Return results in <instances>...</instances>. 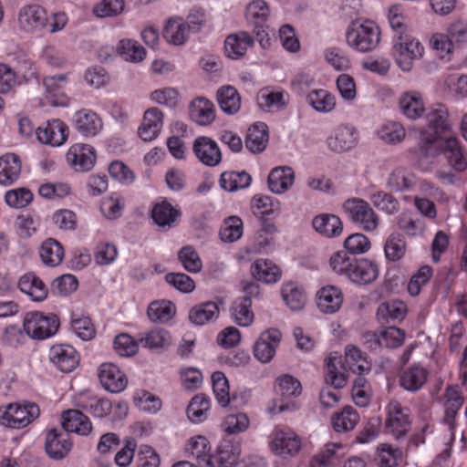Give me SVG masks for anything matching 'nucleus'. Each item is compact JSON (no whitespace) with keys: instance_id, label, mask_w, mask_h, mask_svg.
I'll return each instance as SVG.
<instances>
[{"instance_id":"f257e3e1","label":"nucleus","mask_w":467,"mask_h":467,"mask_svg":"<svg viewBox=\"0 0 467 467\" xmlns=\"http://www.w3.org/2000/svg\"><path fill=\"white\" fill-rule=\"evenodd\" d=\"M381 35V28L378 23L366 17H358L348 24L345 40L350 49L365 54L379 47Z\"/></svg>"},{"instance_id":"f03ea898","label":"nucleus","mask_w":467,"mask_h":467,"mask_svg":"<svg viewBox=\"0 0 467 467\" xmlns=\"http://www.w3.org/2000/svg\"><path fill=\"white\" fill-rule=\"evenodd\" d=\"M204 24L202 11L192 12L186 18L173 16L167 18L162 27V36L167 44L173 47L185 45L191 35L199 31Z\"/></svg>"},{"instance_id":"7ed1b4c3","label":"nucleus","mask_w":467,"mask_h":467,"mask_svg":"<svg viewBox=\"0 0 467 467\" xmlns=\"http://www.w3.org/2000/svg\"><path fill=\"white\" fill-rule=\"evenodd\" d=\"M462 398L454 387H448L444 394L445 413L441 425L444 428L443 451L436 457L435 463L442 465L451 456V448L455 439L456 415L462 406Z\"/></svg>"},{"instance_id":"20e7f679","label":"nucleus","mask_w":467,"mask_h":467,"mask_svg":"<svg viewBox=\"0 0 467 467\" xmlns=\"http://www.w3.org/2000/svg\"><path fill=\"white\" fill-rule=\"evenodd\" d=\"M424 55L425 47L417 37L410 35H397L393 37L391 57L402 72H410L414 63Z\"/></svg>"},{"instance_id":"39448f33","label":"nucleus","mask_w":467,"mask_h":467,"mask_svg":"<svg viewBox=\"0 0 467 467\" xmlns=\"http://www.w3.org/2000/svg\"><path fill=\"white\" fill-rule=\"evenodd\" d=\"M268 448L276 457L292 459L302 450V439L290 428H275L268 437Z\"/></svg>"},{"instance_id":"423d86ee","label":"nucleus","mask_w":467,"mask_h":467,"mask_svg":"<svg viewBox=\"0 0 467 467\" xmlns=\"http://www.w3.org/2000/svg\"><path fill=\"white\" fill-rule=\"evenodd\" d=\"M428 129L421 130L420 140L421 148L424 149L432 144H441L443 140L441 132L449 129L448 110L444 105L436 104L429 108L426 113Z\"/></svg>"},{"instance_id":"0eeeda50","label":"nucleus","mask_w":467,"mask_h":467,"mask_svg":"<svg viewBox=\"0 0 467 467\" xmlns=\"http://www.w3.org/2000/svg\"><path fill=\"white\" fill-rule=\"evenodd\" d=\"M59 327L56 315H44L41 312H27L23 319V331L32 339L43 340L54 336Z\"/></svg>"},{"instance_id":"6e6552de","label":"nucleus","mask_w":467,"mask_h":467,"mask_svg":"<svg viewBox=\"0 0 467 467\" xmlns=\"http://www.w3.org/2000/svg\"><path fill=\"white\" fill-rule=\"evenodd\" d=\"M38 416L39 408L32 402L11 403L0 408V424L9 428H24Z\"/></svg>"},{"instance_id":"1a4fd4ad","label":"nucleus","mask_w":467,"mask_h":467,"mask_svg":"<svg viewBox=\"0 0 467 467\" xmlns=\"http://www.w3.org/2000/svg\"><path fill=\"white\" fill-rule=\"evenodd\" d=\"M343 210L349 219L365 232H373L379 227V219L368 202L359 198H351L343 203Z\"/></svg>"},{"instance_id":"9d476101","label":"nucleus","mask_w":467,"mask_h":467,"mask_svg":"<svg viewBox=\"0 0 467 467\" xmlns=\"http://www.w3.org/2000/svg\"><path fill=\"white\" fill-rule=\"evenodd\" d=\"M385 428L395 439L404 438L411 428L410 411L397 400H390L386 408Z\"/></svg>"},{"instance_id":"9b49d317","label":"nucleus","mask_w":467,"mask_h":467,"mask_svg":"<svg viewBox=\"0 0 467 467\" xmlns=\"http://www.w3.org/2000/svg\"><path fill=\"white\" fill-rule=\"evenodd\" d=\"M358 141L359 131L354 125L339 123L327 137L326 145L333 152L344 153L355 149Z\"/></svg>"},{"instance_id":"f8f14e48","label":"nucleus","mask_w":467,"mask_h":467,"mask_svg":"<svg viewBox=\"0 0 467 467\" xmlns=\"http://www.w3.org/2000/svg\"><path fill=\"white\" fill-rule=\"evenodd\" d=\"M97 157L95 147L84 142L71 144L65 154L66 163L76 172L91 171L96 165Z\"/></svg>"},{"instance_id":"ddd939ff","label":"nucleus","mask_w":467,"mask_h":467,"mask_svg":"<svg viewBox=\"0 0 467 467\" xmlns=\"http://www.w3.org/2000/svg\"><path fill=\"white\" fill-rule=\"evenodd\" d=\"M213 444L209 437L201 433H194L185 438L181 451L189 461H195L207 467V462L212 454Z\"/></svg>"},{"instance_id":"4468645a","label":"nucleus","mask_w":467,"mask_h":467,"mask_svg":"<svg viewBox=\"0 0 467 467\" xmlns=\"http://www.w3.org/2000/svg\"><path fill=\"white\" fill-rule=\"evenodd\" d=\"M282 340V333L276 328H269L263 331L253 346L254 358L262 364L270 363Z\"/></svg>"},{"instance_id":"2eb2a0df","label":"nucleus","mask_w":467,"mask_h":467,"mask_svg":"<svg viewBox=\"0 0 467 467\" xmlns=\"http://www.w3.org/2000/svg\"><path fill=\"white\" fill-rule=\"evenodd\" d=\"M48 16L44 7L37 4L25 5L19 8L17 26L26 33H35L47 26Z\"/></svg>"},{"instance_id":"dca6fc26","label":"nucleus","mask_w":467,"mask_h":467,"mask_svg":"<svg viewBox=\"0 0 467 467\" xmlns=\"http://www.w3.org/2000/svg\"><path fill=\"white\" fill-rule=\"evenodd\" d=\"M74 130L84 138H93L103 130L102 118L90 109H80L72 117Z\"/></svg>"},{"instance_id":"f3484780","label":"nucleus","mask_w":467,"mask_h":467,"mask_svg":"<svg viewBox=\"0 0 467 467\" xmlns=\"http://www.w3.org/2000/svg\"><path fill=\"white\" fill-rule=\"evenodd\" d=\"M344 294L342 289L335 285H325L315 294V303L317 310L325 315H334L342 307Z\"/></svg>"},{"instance_id":"a211bd4d","label":"nucleus","mask_w":467,"mask_h":467,"mask_svg":"<svg viewBox=\"0 0 467 467\" xmlns=\"http://www.w3.org/2000/svg\"><path fill=\"white\" fill-rule=\"evenodd\" d=\"M443 147L445 150L446 158L451 167L456 171H463L467 168V161L464 152L459 145V141L452 137L446 138L441 140V144H432L428 146L422 150L426 154L435 155L438 153L439 148Z\"/></svg>"},{"instance_id":"6ab92c4d","label":"nucleus","mask_w":467,"mask_h":467,"mask_svg":"<svg viewBox=\"0 0 467 467\" xmlns=\"http://www.w3.org/2000/svg\"><path fill=\"white\" fill-rule=\"evenodd\" d=\"M36 136L42 144L60 147L68 138V127L60 119H51L36 130Z\"/></svg>"},{"instance_id":"aec40b11","label":"nucleus","mask_w":467,"mask_h":467,"mask_svg":"<svg viewBox=\"0 0 467 467\" xmlns=\"http://www.w3.org/2000/svg\"><path fill=\"white\" fill-rule=\"evenodd\" d=\"M241 455V446L231 440H222L207 462V467H232Z\"/></svg>"},{"instance_id":"412c9836","label":"nucleus","mask_w":467,"mask_h":467,"mask_svg":"<svg viewBox=\"0 0 467 467\" xmlns=\"http://www.w3.org/2000/svg\"><path fill=\"white\" fill-rule=\"evenodd\" d=\"M347 454L341 442H327L308 462V467H337Z\"/></svg>"},{"instance_id":"4be33fe9","label":"nucleus","mask_w":467,"mask_h":467,"mask_svg":"<svg viewBox=\"0 0 467 467\" xmlns=\"http://www.w3.org/2000/svg\"><path fill=\"white\" fill-rule=\"evenodd\" d=\"M397 103L400 112L410 120L420 119L426 112L423 95L415 89L401 92Z\"/></svg>"},{"instance_id":"5701e85b","label":"nucleus","mask_w":467,"mask_h":467,"mask_svg":"<svg viewBox=\"0 0 467 467\" xmlns=\"http://www.w3.org/2000/svg\"><path fill=\"white\" fill-rule=\"evenodd\" d=\"M99 379L102 387L111 393H119L128 386V378L124 371L111 362H105L99 366Z\"/></svg>"},{"instance_id":"b1692460","label":"nucleus","mask_w":467,"mask_h":467,"mask_svg":"<svg viewBox=\"0 0 467 467\" xmlns=\"http://www.w3.org/2000/svg\"><path fill=\"white\" fill-rule=\"evenodd\" d=\"M74 402L77 407L95 418H104L109 415L112 410V404L108 399L99 397L88 390L78 393Z\"/></svg>"},{"instance_id":"393cba45","label":"nucleus","mask_w":467,"mask_h":467,"mask_svg":"<svg viewBox=\"0 0 467 467\" xmlns=\"http://www.w3.org/2000/svg\"><path fill=\"white\" fill-rule=\"evenodd\" d=\"M379 265L368 258H354L348 280L351 283L364 285L373 283L379 276Z\"/></svg>"},{"instance_id":"a878e982","label":"nucleus","mask_w":467,"mask_h":467,"mask_svg":"<svg viewBox=\"0 0 467 467\" xmlns=\"http://www.w3.org/2000/svg\"><path fill=\"white\" fill-rule=\"evenodd\" d=\"M68 78V74H60L46 77L43 85L46 89V98L54 107H68L70 98L63 91Z\"/></svg>"},{"instance_id":"bb28decb","label":"nucleus","mask_w":467,"mask_h":467,"mask_svg":"<svg viewBox=\"0 0 467 467\" xmlns=\"http://www.w3.org/2000/svg\"><path fill=\"white\" fill-rule=\"evenodd\" d=\"M250 275L254 280L265 285H274L282 278V269L273 260L258 258L250 266Z\"/></svg>"},{"instance_id":"cd10ccee","label":"nucleus","mask_w":467,"mask_h":467,"mask_svg":"<svg viewBox=\"0 0 467 467\" xmlns=\"http://www.w3.org/2000/svg\"><path fill=\"white\" fill-rule=\"evenodd\" d=\"M164 114L156 108L151 107L145 110L142 121L138 128L139 137L146 142L157 139L163 128Z\"/></svg>"},{"instance_id":"c85d7f7f","label":"nucleus","mask_w":467,"mask_h":467,"mask_svg":"<svg viewBox=\"0 0 467 467\" xmlns=\"http://www.w3.org/2000/svg\"><path fill=\"white\" fill-rule=\"evenodd\" d=\"M192 149L197 159L206 166H216L222 160L218 144L210 137H197L193 141Z\"/></svg>"},{"instance_id":"c756f323","label":"nucleus","mask_w":467,"mask_h":467,"mask_svg":"<svg viewBox=\"0 0 467 467\" xmlns=\"http://www.w3.org/2000/svg\"><path fill=\"white\" fill-rule=\"evenodd\" d=\"M49 358L58 369L66 373L73 371L79 363L77 350L67 344L53 346L49 350Z\"/></svg>"},{"instance_id":"7c9ffc66","label":"nucleus","mask_w":467,"mask_h":467,"mask_svg":"<svg viewBox=\"0 0 467 467\" xmlns=\"http://www.w3.org/2000/svg\"><path fill=\"white\" fill-rule=\"evenodd\" d=\"M295 180L296 174L291 167H275L268 174L267 188L272 193L282 195L293 187Z\"/></svg>"},{"instance_id":"2f4dec72","label":"nucleus","mask_w":467,"mask_h":467,"mask_svg":"<svg viewBox=\"0 0 467 467\" xmlns=\"http://www.w3.org/2000/svg\"><path fill=\"white\" fill-rule=\"evenodd\" d=\"M190 119L200 126L211 125L216 118V109L212 100L200 96L194 98L189 104Z\"/></svg>"},{"instance_id":"473e14b6","label":"nucleus","mask_w":467,"mask_h":467,"mask_svg":"<svg viewBox=\"0 0 467 467\" xmlns=\"http://www.w3.org/2000/svg\"><path fill=\"white\" fill-rule=\"evenodd\" d=\"M72 448L67 432L53 429L46 436L45 449L47 455L55 460L65 458Z\"/></svg>"},{"instance_id":"72a5a7b5","label":"nucleus","mask_w":467,"mask_h":467,"mask_svg":"<svg viewBox=\"0 0 467 467\" xmlns=\"http://www.w3.org/2000/svg\"><path fill=\"white\" fill-rule=\"evenodd\" d=\"M283 302L291 311L302 310L307 302V295L302 285L294 281H285L280 287Z\"/></svg>"},{"instance_id":"f704fd0d","label":"nucleus","mask_w":467,"mask_h":467,"mask_svg":"<svg viewBox=\"0 0 467 467\" xmlns=\"http://www.w3.org/2000/svg\"><path fill=\"white\" fill-rule=\"evenodd\" d=\"M61 423L66 431L82 436H88L93 430L89 418L78 410L64 411L61 415Z\"/></svg>"},{"instance_id":"c9c22d12","label":"nucleus","mask_w":467,"mask_h":467,"mask_svg":"<svg viewBox=\"0 0 467 467\" xmlns=\"http://www.w3.org/2000/svg\"><path fill=\"white\" fill-rule=\"evenodd\" d=\"M253 45L254 38L247 32L231 34L224 40V54L230 59L237 60L243 57Z\"/></svg>"},{"instance_id":"e433bc0d","label":"nucleus","mask_w":467,"mask_h":467,"mask_svg":"<svg viewBox=\"0 0 467 467\" xmlns=\"http://www.w3.org/2000/svg\"><path fill=\"white\" fill-rule=\"evenodd\" d=\"M313 229L326 238H336L343 233L341 219L333 213H320L312 219Z\"/></svg>"},{"instance_id":"4c0bfd02","label":"nucleus","mask_w":467,"mask_h":467,"mask_svg":"<svg viewBox=\"0 0 467 467\" xmlns=\"http://www.w3.org/2000/svg\"><path fill=\"white\" fill-rule=\"evenodd\" d=\"M220 316V308L217 303L206 301L193 306L188 315L189 321L197 327L215 322Z\"/></svg>"},{"instance_id":"58836bf2","label":"nucleus","mask_w":467,"mask_h":467,"mask_svg":"<svg viewBox=\"0 0 467 467\" xmlns=\"http://www.w3.org/2000/svg\"><path fill=\"white\" fill-rule=\"evenodd\" d=\"M256 102L262 110L276 112L285 107L287 95L282 90L266 87L258 92Z\"/></svg>"},{"instance_id":"ea45409f","label":"nucleus","mask_w":467,"mask_h":467,"mask_svg":"<svg viewBox=\"0 0 467 467\" xmlns=\"http://www.w3.org/2000/svg\"><path fill=\"white\" fill-rule=\"evenodd\" d=\"M20 291L27 295L32 301L42 302L48 295V288L45 283L34 273L23 275L18 280Z\"/></svg>"},{"instance_id":"a19ab883","label":"nucleus","mask_w":467,"mask_h":467,"mask_svg":"<svg viewBox=\"0 0 467 467\" xmlns=\"http://www.w3.org/2000/svg\"><path fill=\"white\" fill-rule=\"evenodd\" d=\"M21 160L15 153L0 156V184L9 186L15 183L21 174Z\"/></svg>"},{"instance_id":"79ce46f5","label":"nucleus","mask_w":467,"mask_h":467,"mask_svg":"<svg viewBox=\"0 0 467 467\" xmlns=\"http://www.w3.org/2000/svg\"><path fill=\"white\" fill-rule=\"evenodd\" d=\"M359 422V414L351 406H345L341 410L334 412L330 418L332 429L337 433L348 432Z\"/></svg>"},{"instance_id":"37998d69","label":"nucleus","mask_w":467,"mask_h":467,"mask_svg":"<svg viewBox=\"0 0 467 467\" xmlns=\"http://www.w3.org/2000/svg\"><path fill=\"white\" fill-rule=\"evenodd\" d=\"M345 366L353 373L363 376L371 369V363L366 353L355 346H348L345 349Z\"/></svg>"},{"instance_id":"c03bdc74","label":"nucleus","mask_w":467,"mask_h":467,"mask_svg":"<svg viewBox=\"0 0 467 467\" xmlns=\"http://www.w3.org/2000/svg\"><path fill=\"white\" fill-rule=\"evenodd\" d=\"M216 100L220 109L228 115L236 114L241 109V96L234 86L220 87L216 91Z\"/></svg>"},{"instance_id":"a18cd8bd","label":"nucleus","mask_w":467,"mask_h":467,"mask_svg":"<svg viewBox=\"0 0 467 467\" xmlns=\"http://www.w3.org/2000/svg\"><path fill=\"white\" fill-rule=\"evenodd\" d=\"M306 100L318 113H329L336 108V97L325 88L311 89L306 94Z\"/></svg>"},{"instance_id":"49530a36","label":"nucleus","mask_w":467,"mask_h":467,"mask_svg":"<svg viewBox=\"0 0 467 467\" xmlns=\"http://www.w3.org/2000/svg\"><path fill=\"white\" fill-rule=\"evenodd\" d=\"M428 375L426 368L415 364L403 371L400 379V386L408 391H417L425 384Z\"/></svg>"},{"instance_id":"de8ad7c7","label":"nucleus","mask_w":467,"mask_h":467,"mask_svg":"<svg viewBox=\"0 0 467 467\" xmlns=\"http://www.w3.org/2000/svg\"><path fill=\"white\" fill-rule=\"evenodd\" d=\"M230 316L232 320L239 327H251L254 321L251 299L243 297L234 301L230 307Z\"/></svg>"},{"instance_id":"09e8293b","label":"nucleus","mask_w":467,"mask_h":467,"mask_svg":"<svg viewBox=\"0 0 467 467\" xmlns=\"http://www.w3.org/2000/svg\"><path fill=\"white\" fill-rule=\"evenodd\" d=\"M211 409V400L204 394H197L192 398L186 410L188 420L193 424L206 420Z\"/></svg>"},{"instance_id":"8fccbe9b","label":"nucleus","mask_w":467,"mask_h":467,"mask_svg":"<svg viewBox=\"0 0 467 467\" xmlns=\"http://www.w3.org/2000/svg\"><path fill=\"white\" fill-rule=\"evenodd\" d=\"M117 53L130 63H140L147 57L146 49L136 40L124 38L116 47Z\"/></svg>"},{"instance_id":"3c124183","label":"nucleus","mask_w":467,"mask_h":467,"mask_svg":"<svg viewBox=\"0 0 467 467\" xmlns=\"http://www.w3.org/2000/svg\"><path fill=\"white\" fill-rule=\"evenodd\" d=\"M150 99L158 105L174 109L182 104V95L177 88L166 86L154 89Z\"/></svg>"},{"instance_id":"603ef678","label":"nucleus","mask_w":467,"mask_h":467,"mask_svg":"<svg viewBox=\"0 0 467 467\" xmlns=\"http://www.w3.org/2000/svg\"><path fill=\"white\" fill-rule=\"evenodd\" d=\"M253 213L260 219L277 214L280 210L278 200L265 194H256L251 200Z\"/></svg>"},{"instance_id":"864d4df0","label":"nucleus","mask_w":467,"mask_h":467,"mask_svg":"<svg viewBox=\"0 0 467 467\" xmlns=\"http://www.w3.org/2000/svg\"><path fill=\"white\" fill-rule=\"evenodd\" d=\"M267 142V126L264 122H257L249 128L245 139V146L251 152L258 153L263 151Z\"/></svg>"},{"instance_id":"5fc2aeb1","label":"nucleus","mask_w":467,"mask_h":467,"mask_svg":"<svg viewBox=\"0 0 467 467\" xmlns=\"http://www.w3.org/2000/svg\"><path fill=\"white\" fill-rule=\"evenodd\" d=\"M376 135L385 143L397 144L404 140L406 130L400 122L389 120L377 128Z\"/></svg>"},{"instance_id":"6e6d98bb","label":"nucleus","mask_w":467,"mask_h":467,"mask_svg":"<svg viewBox=\"0 0 467 467\" xmlns=\"http://www.w3.org/2000/svg\"><path fill=\"white\" fill-rule=\"evenodd\" d=\"M416 183L415 175L407 168L397 167L389 175L387 185L396 192L409 191Z\"/></svg>"},{"instance_id":"4d7b16f0","label":"nucleus","mask_w":467,"mask_h":467,"mask_svg":"<svg viewBox=\"0 0 467 467\" xmlns=\"http://www.w3.org/2000/svg\"><path fill=\"white\" fill-rule=\"evenodd\" d=\"M341 364V358L337 353L330 354L326 359V383L335 389H342L347 384V376L340 371L338 366Z\"/></svg>"},{"instance_id":"13d9d810","label":"nucleus","mask_w":467,"mask_h":467,"mask_svg":"<svg viewBox=\"0 0 467 467\" xmlns=\"http://www.w3.org/2000/svg\"><path fill=\"white\" fill-rule=\"evenodd\" d=\"M179 215V210L165 200L156 202L151 210L153 221L161 227H171Z\"/></svg>"},{"instance_id":"bf43d9fd","label":"nucleus","mask_w":467,"mask_h":467,"mask_svg":"<svg viewBox=\"0 0 467 467\" xmlns=\"http://www.w3.org/2000/svg\"><path fill=\"white\" fill-rule=\"evenodd\" d=\"M140 342L151 351H161L171 346V337L166 330L156 328L146 332Z\"/></svg>"},{"instance_id":"052dcab7","label":"nucleus","mask_w":467,"mask_h":467,"mask_svg":"<svg viewBox=\"0 0 467 467\" xmlns=\"http://www.w3.org/2000/svg\"><path fill=\"white\" fill-rule=\"evenodd\" d=\"M125 199L117 192H112L100 201V212L108 220H116L119 218L125 208Z\"/></svg>"},{"instance_id":"680f3d73","label":"nucleus","mask_w":467,"mask_h":467,"mask_svg":"<svg viewBox=\"0 0 467 467\" xmlns=\"http://www.w3.org/2000/svg\"><path fill=\"white\" fill-rule=\"evenodd\" d=\"M386 18L392 31L404 35L408 30V15L401 4H393L386 10Z\"/></svg>"},{"instance_id":"e2e57ef3","label":"nucleus","mask_w":467,"mask_h":467,"mask_svg":"<svg viewBox=\"0 0 467 467\" xmlns=\"http://www.w3.org/2000/svg\"><path fill=\"white\" fill-rule=\"evenodd\" d=\"M250 419L244 412L230 413L226 415L221 424V430L228 435L243 433L248 430Z\"/></svg>"},{"instance_id":"0e129e2a","label":"nucleus","mask_w":467,"mask_h":467,"mask_svg":"<svg viewBox=\"0 0 467 467\" xmlns=\"http://www.w3.org/2000/svg\"><path fill=\"white\" fill-rule=\"evenodd\" d=\"M274 238L268 234L258 232L252 244L245 246L237 254L239 261L246 260L245 254H269L274 251Z\"/></svg>"},{"instance_id":"69168bd1","label":"nucleus","mask_w":467,"mask_h":467,"mask_svg":"<svg viewBox=\"0 0 467 467\" xmlns=\"http://www.w3.org/2000/svg\"><path fill=\"white\" fill-rule=\"evenodd\" d=\"M252 178L245 171H225L221 174L220 186L227 192L244 189L251 184Z\"/></svg>"},{"instance_id":"338daca9","label":"nucleus","mask_w":467,"mask_h":467,"mask_svg":"<svg viewBox=\"0 0 467 467\" xmlns=\"http://www.w3.org/2000/svg\"><path fill=\"white\" fill-rule=\"evenodd\" d=\"M39 254L43 264L53 267L62 262L64 249L57 240L47 239L42 244Z\"/></svg>"},{"instance_id":"774afa93","label":"nucleus","mask_w":467,"mask_h":467,"mask_svg":"<svg viewBox=\"0 0 467 467\" xmlns=\"http://www.w3.org/2000/svg\"><path fill=\"white\" fill-rule=\"evenodd\" d=\"M175 312L174 304L169 300L154 301L148 307V317L152 322H167Z\"/></svg>"}]
</instances>
